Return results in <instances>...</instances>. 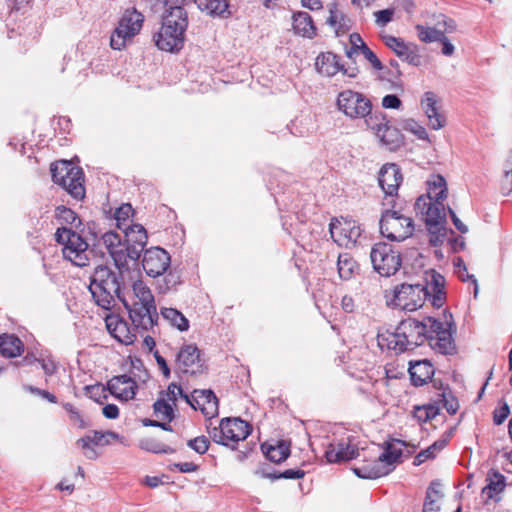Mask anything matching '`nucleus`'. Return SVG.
I'll return each instance as SVG.
<instances>
[{"instance_id":"nucleus-16","label":"nucleus","mask_w":512,"mask_h":512,"mask_svg":"<svg viewBox=\"0 0 512 512\" xmlns=\"http://www.w3.org/2000/svg\"><path fill=\"white\" fill-rule=\"evenodd\" d=\"M444 201H430L427 197H418L415 210L422 215L428 230L439 231L446 223Z\"/></svg>"},{"instance_id":"nucleus-18","label":"nucleus","mask_w":512,"mask_h":512,"mask_svg":"<svg viewBox=\"0 0 512 512\" xmlns=\"http://www.w3.org/2000/svg\"><path fill=\"white\" fill-rule=\"evenodd\" d=\"M170 262V256L164 249L152 247L145 250L142 267L148 276L156 278L166 272Z\"/></svg>"},{"instance_id":"nucleus-22","label":"nucleus","mask_w":512,"mask_h":512,"mask_svg":"<svg viewBox=\"0 0 512 512\" xmlns=\"http://www.w3.org/2000/svg\"><path fill=\"white\" fill-rule=\"evenodd\" d=\"M421 107L428 118V125L433 130H440L446 125V117L441 111L437 96L426 92L421 100Z\"/></svg>"},{"instance_id":"nucleus-43","label":"nucleus","mask_w":512,"mask_h":512,"mask_svg":"<svg viewBox=\"0 0 512 512\" xmlns=\"http://www.w3.org/2000/svg\"><path fill=\"white\" fill-rule=\"evenodd\" d=\"M133 207L129 203L122 204L118 207L114 213V219L116 220V225L118 229L122 230L125 227H128V221L130 217L133 215Z\"/></svg>"},{"instance_id":"nucleus-63","label":"nucleus","mask_w":512,"mask_h":512,"mask_svg":"<svg viewBox=\"0 0 512 512\" xmlns=\"http://www.w3.org/2000/svg\"><path fill=\"white\" fill-rule=\"evenodd\" d=\"M174 467L182 473L195 472L198 470V466L193 462L176 463Z\"/></svg>"},{"instance_id":"nucleus-44","label":"nucleus","mask_w":512,"mask_h":512,"mask_svg":"<svg viewBox=\"0 0 512 512\" xmlns=\"http://www.w3.org/2000/svg\"><path fill=\"white\" fill-rule=\"evenodd\" d=\"M140 447L146 451L153 453L170 454L174 452V449L154 438H146L141 440Z\"/></svg>"},{"instance_id":"nucleus-20","label":"nucleus","mask_w":512,"mask_h":512,"mask_svg":"<svg viewBox=\"0 0 512 512\" xmlns=\"http://www.w3.org/2000/svg\"><path fill=\"white\" fill-rule=\"evenodd\" d=\"M183 399L195 410L200 409L207 417H214L218 413V400L211 390H194Z\"/></svg>"},{"instance_id":"nucleus-42","label":"nucleus","mask_w":512,"mask_h":512,"mask_svg":"<svg viewBox=\"0 0 512 512\" xmlns=\"http://www.w3.org/2000/svg\"><path fill=\"white\" fill-rule=\"evenodd\" d=\"M415 28L417 35L422 42L431 43L443 39L444 32L438 29L423 25H417Z\"/></svg>"},{"instance_id":"nucleus-36","label":"nucleus","mask_w":512,"mask_h":512,"mask_svg":"<svg viewBox=\"0 0 512 512\" xmlns=\"http://www.w3.org/2000/svg\"><path fill=\"white\" fill-rule=\"evenodd\" d=\"M162 317L168 321L172 326L180 331H187L189 329L188 319L177 309L174 308H161Z\"/></svg>"},{"instance_id":"nucleus-49","label":"nucleus","mask_w":512,"mask_h":512,"mask_svg":"<svg viewBox=\"0 0 512 512\" xmlns=\"http://www.w3.org/2000/svg\"><path fill=\"white\" fill-rule=\"evenodd\" d=\"M104 437H105L104 433L94 431L91 434H88L85 437L78 439L77 445L79 447H86V446H88V443H91L93 445H100L103 443Z\"/></svg>"},{"instance_id":"nucleus-24","label":"nucleus","mask_w":512,"mask_h":512,"mask_svg":"<svg viewBox=\"0 0 512 512\" xmlns=\"http://www.w3.org/2000/svg\"><path fill=\"white\" fill-rule=\"evenodd\" d=\"M403 180L400 168L394 163L382 166L378 176V182L387 196L397 195L398 188Z\"/></svg>"},{"instance_id":"nucleus-25","label":"nucleus","mask_w":512,"mask_h":512,"mask_svg":"<svg viewBox=\"0 0 512 512\" xmlns=\"http://www.w3.org/2000/svg\"><path fill=\"white\" fill-rule=\"evenodd\" d=\"M107 386L113 396L124 401L133 399L138 389L136 381L125 374L114 376Z\"/></svg>"},{"instance_id":"nucleus-37","label":"nucleus","mask_w":512,"mask_h":512,"mask_svg":"<svg viewBox=\"0 0 512 512\" xmlns=\"http://www.w3.org/2000/svg\"><path fill=\"white\" fill-rule=\"evenodd\" d=\"M402 450L393 444H388L384 451L377 457L385 466L389 467V473L395 468V464L400 461Z\"/></svg>"},{"instance_id":"nucleus-56","label":"nucleus","mask_w":512,"mask_h":512,"mask_svg":"<svg viewBox=\"0 0 512 512\" xmlns=\"http://www.w3.org/2000/svg\"><path fill=\"white\" fill-rule=\"evenodd\" d=\"M35 360L40 363L41 368L47 376H51L56 372L57 364L50 357H43Z\"/></svg>"},{"instance_id":"nucleus-3","label":"nucleus","mask_w":512,"mask_h":512,"mask_svg":"<svg viewBox=\"0 0 512 512\" xmlns=\"http://www.w3.org/2000/svg\"><path fill=\"white\" fill-rule=\"evenodd\" d=\"M429 334L428 317L422 321L408 318L399 323L395 331H385L377 336L378 345L381 349L393 351L400 354L422 345Z\"/></svg>"},{"instance_id":"nucleus-50","label":"nucleus","mask_w":512,"mask_h":512,"mask_svg":"<svg viewBox=\"0 0 512 512\" xmlns=\"http://www.w3.org/2000/svg\"><path fill=\"white\" fill-rule=\"evenodd\" d=\"M431 342V345L437 347L441 353H449L453 348V340L452 337L446 338H428Z\"/></svg>"},{"instance_id":"nucleus-11","label":"nucleus","mask_w":512,"mask_h":512,"mask_svg":"<svg viewBox=\"0 0 512 512\" xmlns=\"http://www.w3.org/2000/svg\"><path fill=\"white\" fill-rule=\"evenodd\" d=\"M337 108L350 119L368 118L372 111L371 101L362 93L345 90L337 96Z\"/></svg>"},{"instance_id":"nucleus-1","label":"nucleus","mask_w":512,"mask_h":512,"mask_svg":"<svg viewBox=\"0 0 512 512\" xmlns=\"http://www.w3.org/2000/svg\"><path fill=\"white\" fill-rule=\"evenodd\" d=\"M124 241L121 236L108 231L102 235V243L108 250L119 269L128 267L130 261H137L143 252L148 236L146 229L140 224H132L122 229Z\"/></svg>"},{"instance_id":"nucleus-48","label":"nucleus","mask_w":512,"mask_h":512,"mask_svg":"<svg viewBox=\"0 0 512 512\" xmlns=\"http://www.w3.org/2000/svg\"><path fill=\"white\" fill-rule=\"evenodd\" d=\"M349 40L351 48L346 52L348 58H352L354 54H357L364 49L363 46H367L358 33H352Z\"/></svg>"},{"instance_id":"nucleus-27","label":"nucleus","mask_w":512,"mask_h":512,"mask_svg":"<svg viewBox=\"0 0 512 512\" xmlns=\"http://www.w3.org/2000/svg\"><path fill=\"white\" fill-rule=\"evenodd\" d=\"M315 67L319 74L326 77H332L343 69L340 58L332 52L319 54L315 61Z\"/></svg>"},{"instance_id":"nucleus-57","label":"nucleus","mask_w":512,"mask_h":512,"mask_svg":"<svg viewBox=\"0 0 512 512\" xmlns=\"http://www.w3.org/2000/svg\"><path fill=\"white\" fill-rule=\"evenodd\" d=\"M86 392L89 395L90 398L94 399L97 402H100V398L103 396L106 398L105 389L102 385L96 384V385H90L86 386Z\"/></svg>"},{"instance_id":"nucleus-51","label":"nucleus","mask_w":512,"mask_h":512,"mask_svg":"<svg viewBox=\"0 0 512 512\" xmlns=\"http://www.w3.org/2000/svg\"><path fill=\"white\" fill-rule=\"evenodd\" d=\"M183 395L186 394L183 392L182 387L177 385L176 383H171L168 386L165 396L163 398L168 400V403H171L173 406H176L178 396L183 398Z\"/></svg>"},{"instance_id":"nucleus-53","label":"nucleus","mask_w":512,"mask_h":512,"mask_svg":"<svg viewBox=\"0 0 512 512\" xmlns=\"http://www.w3.org/2000/svg\"><path fill=\"white\" fill-rule=\"evenodd\" d=\"M393 16H394V9H392V8L374 12L375 23L379 27L386 26L389 22L392 21Z\"/></svg>"},{"instance_id":"nucleus-62","label":"nucleus","mask_w":512,"mask_h":512,"mask_svg":"<svg viewBox=\"0 0 512 512\" xmlns=\"http://www.w3.org/2000/svg\"><path fill=\"white\" fill-rule=\"evenodd\" d=\"M102 413L108 419H116L119 416V409L114 404H107L103 407Z\"/></svg>"},{"instance_id":"nucleus-39","label":"nucleus","mask_w":512,"mask_h":512,"mask_svg":"<svg viewBox=\"0 0 512 512\" xmlns=\"http://www.w3.org/2000/svg\"><path fill=\"white\" fill-rule=\"evenodd\" d=\"M337 266L339 276L344 280L350 279L354 274L355 269L357 268L356 262L347 253L339 255Z\"/></svg>"},{"instance_id":"nucleus-41","label":"nucleus","mask_w":512,"mask_h":512,"mask_svg":"<svg viewBox=\"0 0 512 512\" xmlns=\"http://www.w3.org/2000/svg\"><path fill=\"white\" fill-rule=\"evenodd\" d=\"M256 474L260 475L263 478H269L271 480H277L280 478L284 479H300L303 478L305 472L301 469H287L282 473H268L264 469H259L256 471Z\"/></svg>"},{"instance_id":"nucleus-33","label":"nucleus","mask_w":512,"mask_h":512,"mask_svg":"<svg viewBox=\"0 0 512 512\" xmlns=\"http://www.w3.org/2000/svg\"><path fill=\"white\" fill-rule=\"evenodd\" d=\"M486 481L487 484L482 489V495L486 497L487 500H498L497 496L503 492L506 486L504 475L493 471L488 474Z\"/></svg>"},{"instance_id":"nucleus-29","label":"nucleus","mask_w":512,"mask_h":512,"mask_svg":"<svg viewBox=\"0 0 512 512\" xmlns=\"http://www.w3.org/2000/svg\"><path fill=\"white\" fill-rule=\"evenodd\" d=\"M353 472L363 479H376L389 474V467L381 463L378 458L353 468Z\"/></svg>"},{"instance_id":"nucleus-17","label":"nucleus","mask_w":512,"mask_h":512,"mask_svg":"<svg viewBox=\"0 0 512 512\" xmlns=\"http://www.w3.org/2000/svg\"><path fill=\"white\" fill-rule=\"evenodd\" d=\"M175 369L178 372L190 375L204 372V360L195 344L183 345L176 354Z\"/></svg>"},{"instance_id":"nucleus-52","label":"nucleus","mask_w":512,"mask_h":512,"mask_svg":"<svg viewBox=\"0 0 512 512\" xmlns=\"http://www.w3.org/2000/svg\"><path fill=\"white\" fill-rule=\"evenodd\" d=\"M188 446L199 454H204L209 448V440L205 436H199L188 441Z\"/></svg>"},{"instance_id":"nucleus-14","label":"nucleus","mask_w":512,"mask_h":512,"mask_svg":"<svg viewBox=\"0 0 512 512\" xmlns=\"http://www.w3.org/2000/svg\"><path fill=\"white\" fill-rule=\"evenodd\" d=\"M425 292L421 284H401L394 289L392 305L404 311H415L422 307Z\"/></svg>"},{"instance_id":"nucleus-47","label":"nucleus","mask_w":512,"mask_h":512,"mask_svg":"<svg viewBox=\"0 0 512 512\" xmlns=\"http://www.w3.org/2000/svg\"><path fill=\"white\" fill-rule=\"evenodd\" d=\"M329 17L327 19V24L336 29V33L338 34L339 30L344 28V20L345 17L342 13L338 11V7L336 3H332L329 6Z\"/></svg>"},{"instance_id":"nucleus-26","label":"nucleus","mask_w":512,"mask_h":512,"mask_svg":"<svg viewBox=\"0 0 512 512\" xmlns=\"http://www.w3.org/2000/svg\"><path fill=\"white\" fill-rule=\"evenodd\" d=\"M444 284L445 279L441 274L435 271L429 273V278H427V283L423 286V290L425 297L431 298V303L434 307L439 308L443 305L445 298Z\"/></svg>"},{"instance_id":"nucleus-55","label":"nucleus","mask_w":512,"mask_h":512,"mask_svg":"<svg viewBox=\"0 0 512 512\" xmlns=\"http://www.w3.org/2000/svg\"><path fill=\"white\" fill-rule=\"evenodd\" d=\"M510 408L507 403H503L500 407L496 408L493 413V421L496 425H501L509 416Z\"/></svg>"},{"instance_id":"nucleus-46","label":"nucleus","mask_w":512,"mask_h":512,"mask_svg":"<svg viewBox=\"0 0 512 512\" xmlns=\"http://www.w3.org/2000/svg\"><path fill=\"white\" fill-rule=\"evenodd\" d=\"M55 217L61 223H65V224H71V225L77 226L76 222H78V224L81 223L77 214L73 210H71L70 208H67L65 206H62V205L58 206L56 208Z\"/></svg>"},{"instance_id":"nucleus-54","label":"nucleus","mask_w":512,"mask_h":512,"mask_svg":"<svg viewBox=\"0 0 512 512\" xmlns=\"http://www.w3.org/2000/svg\"><path fill=\"white\" fill-rule=\"evenodd\" d=\"M364 49L362 51H360V53L364 56V58L371 64V66L375 69V70H382L383 69V65L381 63V61L378 59V57L376 56V54L368 47V46H363Z\"/></svg>"},{"instance_id":"nucleus-30","label":"nucleus","mask_w":512,"mask_h":512,"mask_svg":"<svg viewBox=\"0 0 512 512\" xmlns=\"http://www.w3.org/2000/svg\"><path fill=\"white\" fill-rule=\"evenodd\" d=\"M197 7L212 17L228 18L230 16L228 0H194Z\"/></svg>"},{"instance_id":"nucleus-15","label":"nucleus","mask_w":512,"mask_h":512,"mask_svg":"<svg viewBox=\"0 0 512 512\" xmlns=\"http://www.w3.org/2000/svg\"><path fill=\"white\" fill-rule=\"evenodd\" d=\"M366 125L379 138L380 142L390 150L397 148L402 142L400 131L389 125L383 113H374L366 118Z\"/></svg>"},{"instance_id":"nucleus-59","label":"nucleus","mask_w":512,"mask_h":512,"mask_svg":"<svg viewBox=\"0 0 512 512\" xmlns=\"http://www.w3.org/2000/svg\"><path fill=\"white\" fill-rule=\"evenodd\" d=\"M401 104L399 97L394 94L386 95L382 99V106L386 109H398Z\"/></svg>"},{"instance_id":"nucleus-8","label":"nucleus","mask_w":512,"mask_h":512,"mask_svg":"<svg viewBox=\"0 0 512 512\" xmlns=\"http://www.w3.org/2000/svg\"><path fill=\"white\" fill-rule=\"evenodd\" d=\"M55 240L63 245L62 253L65 259L71 261L75 266L84 267L88 265V244L78 233L69 228L61 227L55 233Z\"/></svg>"},{"instance_id":"nucleus-10","label":"nucleus","mask_w":512,"mask_h":512,"mask_svg":"<svg viewBox=\"0 0 512 512\" xmlns=\"http://www.w3.org/2000/svg\"><path fill=\"white\" fill-rule=\"evenodd\" d=\"M144 17L136 10L126 11L110 38V46L114 50H122L141 30Z\"/></svg>"},{"instance_id":"nucleus-64","label":"nucleus","mask_w":512,"mask_h":512,"mask_svg":"<svg viewBox=\"0 0 512 512\" xmlns=\"http://www.w3.org/2000/svg\"><path fill=\"white\" fill-rule=\"evenodd\" d=\"M449 214L453 224L461 233H467L468 227L457 217L456 213L449 208Z\"/></svg>"},{"instance_id":"nucleus-31","label":"nucleus","mask_w":512,"mask_h":512,"mask_svg":"<svg viewBox=\"0 0 512 512\" xmlns=\"http://www.w3.org/2000/svg\"><path fill=\"white\" fill-rule=\"evenodd\" d=\"M261 449L266 458L274 463H281L290 455V443L287 441H278L276 444L263 443Z\"/></svg>"},{"instance_id":"nucleus-32","label":"nucleus","mask_w":512,"mask_h":512,"mask_svg":"<svg viewBox=\"0 0 512 512\" xmlns=\"http://www.w3.org/2000/svg\"><path fill=\"white\" fill-rule=\"evenodd\" d=\"M24 350V344L13 334L0 335V354L6 358L20 356Z\"/></svg>"},{"instance_id":"nucleus-6","label":"nucleus","mask_w":512,"mask_h":512,"mask_svg":"<svg viewBox=\"0 0 512 512\" xmlns=\"http://www.w3.org/2000/svg\"><path fill=\"white\" fill-rule=\"evenodd\" d=\"M53 181L62 186L73 198L81 200L85 196L83 172L70 161L61 160L51 165Z\"/></svg>"},{"instance_id":"nucleus-2","label":"nucleus","mask_w":512,"mask_h":512,"mask_svg":"<svg viewBox=\"0 0 512 512\" xmlns=\"http://www.w3.org/2000/svg\"><path fill=\"white\" fill-rule=\"evenodd\" d=\"M119 300L128 311L135 328L148 331L156 325L159 316L155 299L144 281H134L129 291L119 294Z\"/></svg>"},{"instance_id":"nucleus-38","label":"nucleus","mask_w":512,"mask_h":512,"mask_svg":"<svg viewBox=\"0 0 512 512\" xmlns=\"http://www.w3.org/2000/svg\"><path fill=\"white\" fill-rule=\"evenodd\" d=\"M448 443V439L442 438L435 441L427 449L420 451L414 458V465L418 466L425 462L427 459L434 458Z\"/></svg>"},{"instance_id":"nucleus-58","label":"nucleus","mask_w":512,"mask_h":512,"mask_svg":"<svg viewBox=\"0 0 512 512\" xmlns=\"http://www.w3.org/2000/svg\"><path fill=\"white\" fill-rule=\"evenodd\" d=\"M432 491L430 493H426L424 505H423V512H438L440 511V505L439 501L437 499H434V497H431Z\"/></svg>"},{"instance_id":"nucleus-4","label":"nucleus","mask_w":512,"mask_h":512,"mask_svg":"<svg viewBox=\"0 0 512 512\" xmlns=\"http://www.w3.org/2000/svg\"><path fill=\"white\" fill-rule=\"evenodd\" d=\"M187 26L188 19L185 9L176 7L173 11H165L162 26L155 36L157 47L167 52L180 50L184 43Z\"/></svg>"},{"instance_id":"nucleus-45","label":"nucleus","mask_w":512,"mask_h":512,"mask_svg":"<svg viewBox=\"0 0 512 512\" xmlns=\"http://www.w3.org/2000/svg\"><path fill=\"white\" fill-rule=\"evenodd\" d=\"M428 325H429V334L428 338H446L452 337L451 331L449 328L445 327V325L432 318L428 317Z\"/></svg>"},{"instance_id":"nucleus-34","label":"nucleus","mask_w":512,"mask_h":512,"mask_svg":"<svg viewBox=\"0 0 512 512\" xmlns=\"http://www.w3.org/2000/svg\"><path fill=\"white\" fill-rule=\"evenodd\" d=\"M420 197H427L430 201H444L447 198V185L441 175H432L427 181V193Z\"/></svg>"},{"instance_id":"nucleus-5","label":"nucleus","mask_w":512,"mask_h":512,"mask_svg":"<svg viewBox=\"0 0 512 512\" xmlns=\"http://www.w3.org/2000/svg\"><path fill=\"white\" fill-rule=\"evenodd\" d=\"M89 290L96 304L106 310H110L115 305V298L119 299V294L123 293L117 275L106 266L95 269Z\"/></svg>"},{"instance_id":"nucleus-23","label":"nucleus","mask_w":512,"mask_h":512,"mask_svg":"<svg viewBox=\"0 0 512 512\" xmlns=\"http://www.w3.org/2000/svg\"><path fill=\"white\" fill-rule=\"evenodd\" d=\"M105 323L109 334L118 342L130 345L136 340L134 331L138 329L135 327L131 329L127 321L122 319L119 315H108L105 318Z\"/></svg>"},{"instance_id":"nucleus-21","label":"nucleus","mask_w":512,"mask_h":512,"mask_svg":"<svg viewBox=\"0 0 512 512\" xmlns=\"http://www.w3.org/2000/svg\"><path fill=\"white\" fill-rule=\"evenodd\" d=\"M383 40L385 45L402 60L413 66L421 65L422 60L416 45L406 43L401 38L390 35L384 36Z\"/></svg>"},{"instance_id":"nucleus-13","label":"nucleus","mask_w":512,"mask_h":512,"mask_svg":"<svg viewBox=\"0 0 512 512\" xmlns=\"http://www.w3.org/2000/svg\"><path fill=\"white\" fill-rule=\"evenodd\" d=\"M329 230L332 239L341 247H354L362 235L359 223L350 218L332 219Z\"/></svg>"},{"instance_id":"nucleus-19","label":"nucleus","mask_w":512,"mask_h":512,"mask_svg":"<svg viewBox=\"0 0 512 512\" xmlns=\"http://www.w3.org/2000/svg\"><path fill=\"white\" fill-rule=\"evenodd\" d=\"M325 456L329 463H339L357 458L359 452L353 439L347 437L329 444L325 451Z\"/></svg>"},{"instance_id":"nucleus-9","label":"nucleus","mask_w":512,"mask_h":512,"mask_svg":"<svg viewBox=\"0 0 512 512\" xmlns=\"http://www.w3.org/2000/svg\"><path fill=\"white\" fill-rule=\"evenodd\" d=\"M251 430L249 423L240 418H226L210 431V436L218 444L234 447L232 443L245 440Z\"/></svg>"},{"instance_id":"nucleus-40","label":"nucleus","mask_w":512,"mask_h":512,"mask_svg":"<svg viewBox=\"0 0 512 512\" xmlns=\"http://www.w3.org/2000/svg\"><path fill=\"white\" fill-rule=\"evenodd\" d=\"M173 407L165 398H159L153 405L154 414L159 420L171 422L174 419Z\"/></svg>"},{"instance_id":"nucleus-61","label":"nucleus","mask_w":512,"mask_h":512,"mask_svg":"<svg viewBox=\"0 0 512 512\" xmlns=\"http://www.w3.org/2000/svg\"><path fill=\"white\" fill-rule=\"evenodd\" d=\"M154 357L163 375L168 378L170 376V368L168 367L165 358L161 356L158 351L154 352Z\"/></svg>"},{"instance_id":"nucleus-35","label":"nucleus","mask_w":512,"mask_h":512,"mask_svg":"<svg viewBox=\"0 0 512 512\" xmlns=\"http://www.w3.org/2000/svg\"><path fill=\"white\" fill-rule=\"evenodd\" d=\"M293 29L296 34L307 38H312L316 34L312 17L307 12L294 13Z\"/></svg>"},{"instance_id":"nucleus-28","label":"nucleus","mask_w":512,"mask_h":512,"mask_svg":"<svg viewBox=\"0 0 512 512\" xmlns=\"http://www.w3.org/2000/svg\"><path fill=\"white\" fill-rule=\"evenodd\" d=\"M408 371L411 381L415 386L425 384L434 374V368L427 360L410 362Z\"/></svg>"},{"instance_id":"nucleus-12","label":"nucleus","mask_w":512,"mask_h":512,"mask_svg":"<svg viewBox=\"0 0 512 512\" xmlns=\"http://www.w3.org/2000/svg\"><path fill=\"white\" fill-rule=\"evenodd\" d=\"M373 268L381 275L389 277L395 274L401 266L399 252L394 251L392 246L379 242L376 243L370 252Z\"/></svg>"},{"instance_id":"nucleus-60","label":"nucleus","mask_w":512,"mask_h":512,"mask_svg":"<svg viewBox=\"0 0 512 512\" xmlns=\"http://www.w3.org/2000/svg\"><path fill=\"white\" fill-rule=\"evenodd\" d=\"M431 237H430V243L433 245V246H438V245H441L444 241V238L446 236V229H445V225L442 226V228L439 229V231H433V230H428Z\"/></svg>"},{"instance_id":"nucleus-7","label":"nucleus","mask_w":512,"mask_h":512,"mask_svg":"<svg viewBox=\"0 0 512 512\" xmlns=\"http://www.w3.org/2000/svg\"><path fill=\"white\" fill-rule=\"evenodd\" d=\"M381 234L396 242H401L412 236L414 231L413 219L404 215L400 210H395L394 205L392 209H385L379 221Z\"/></svg>"}]
</instances>
